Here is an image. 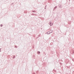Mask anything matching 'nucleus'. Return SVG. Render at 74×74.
Returning <instances> with one entry per match:
<instances>
[{"mask_svg":"<svg viewBox=\"0 0 74 74\" xmlns=\"http://www.w3.org/2000/svg\"><path fill=\"white\" fill-rule=\"evenodd\" d=\"M16 47V46H15V47Z\"/></svg>","mask_w":74,"mask_h":74,"instance_id":"12","label":"nucleus"},{"mask_svg":"<svg viewBox=\"0 0 74 74\" xmlns=\"http://www.w3.org/2000/svg\"><path fill=\"white\" fill-rule=\"evenodd\" d=\"M49 24L50 25V26H51L52 25H53V23H51V22L49 23Z\"/></svg>","mask_w":74,"mask_h":74,"instance_id":"1","label":"nucleus"},{"mask_svg":"<svg viewBox=\"0 0 74 74\" xmlns=\"http://www.w3.org/2000/svg\"><path fill=\"white\" fill-rule=\"evenodd\" d=\"M59 7L60 8H62V5H60V4H59Z\"/></svg>","mask_w":74,"mask_h":74,"instance_id":"2","label":"nucleus"},{"mask_svg":"<svg viewBox=\"0 0 74 74\" xmlns=\"http://www.w3.org/2000/svg\"><path fill=\"white\" fill-rule=\"evenodd\" d=\"M32 12H36V11H35L32 10Z\"/></svg>","mask_w":74,"mask_h":74,"instance_id":"9","label":"nucleus"},{"mask_svg":"<svg viewBox=\"0 0 74 74\" xmlns=\"http://www.w3.org/2000/svg\"><path fill=\"white\" fill-rule=\"evenodd\" d=\"M16 47V46H15V47Z\"/></svg>","mask_w":74,"mask_h":74,"instance_id":"13","label":"nucleus"},{"mask_svg":"<svg viewBox=\"0 0 74 74\" xmlns=\"http://www.w3.org/2000/svg\"><path fill=\"white\" fill-rule=\"evenodd\" d=\"M54 10H55V9L54 8L53 9V11H54Z\"/></svg>","mask_w":74,"mask_h":74,"instance_id":"10","label":"nucleus"},{"mask_svg":"<svg viewBox=\"0 0 74 74\" xmlns=\"http://www.w3.org/2000/svg\"><path fill=\"white\" fill-rule=\"evenodd\" d=\"M38 54H39V53H40V52L38 51Z\"/></svg>","mask_w":74,"mask_h":74,"instance_id":"6","label":"nucleus"},{"mask_svg":"<svg viewBox=\"0 0 74 74\" xmlns=\"http://www.w3.org/2000/svg\"><path fill=\"white\" fill-rule=\"evenodd\" d=\"M1 27H2L3 26V25H1Z\"/></svg>","mask_w":74,"mask_h":74,"instance_id":"11","label":"nucleus"},{"mask_svg":"<svg viewBox=\"0 0 74 74\" xmlns=\"http://www.w3.org/2000/svg\"><path fill=\"white\" fill-rule=\"evenodd\" d=\"M13 59H15V56H13Z\"/></svg>","mask_w":74,"mask_h":74,"instance_id":"5","label":"nucleus"},{"mask_svg":"<svg viewBox=\"0 0 74 74\" xmlns=\"http://www.w3.org/2000/svg\"><path fill=\"white\" fill-rule=\"evenodd\" d=\"M47 7V5H46V6H45V10H46V9H47L46 8Z\"/></svg>","mask_w":74,"mask_h":74,"instance_id":"8","label":"nucleus"},{"mask_svg":"<svg viewBox=\"0 0 74 74\" xmlns=\"http://www.w3.org/2000/svg\"><path fill=\"white\" fill-rule=\"evenodd\" d=\"M57 8V6H56L54 8H55L56 10V8Z\"/></svg>","mask_w":74,"mask_h":74,"instance_id":"7","label":"nucleus"},{"mask_svg":"<svg viewBox=\"0 0 74 74\" xmlns=\"http://www.w3.org/2000/svg\"><path fill=\"white\" fill-rule=\"evenodd\" d=\"M50 32V33H52L53 32V30H51L50 31H49Z\"/></svg>","mask_w":74,"mask_h":74,"instance_id":"4","label":"nucleus"},{"mask_svg":"<svg viewBox=\"0 0 74 74\" xmlns=\"http://www.w3.org/2000/svg\"><path fill=\"white\" fill-rule=\"evenodd\" d=\"M51 33V32H50L49 31L48 32H47L46 34H50Z\"/></svg>","mask_w":74,"mask_h":74,"instance_id":"3","label":"nucleus"}]
</instances>
